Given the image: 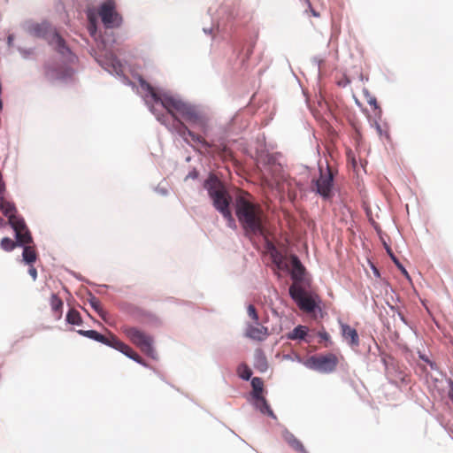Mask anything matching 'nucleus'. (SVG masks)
Masks as SVG:
<instances>
[{
  "label": "nucleus",
  "instance_id": "6e6552de",
  "mask_svg": "<svg viewBox=\"0 0 453 453\" xmlns=\"http://www.w3.org/2000/svg\"><path fill=\"white\" fill-rule=\"evenodd\" d=\"M307 366L320 372L329 373L335 370L338 358L333 353L311 357L306 363Z\"/></svg>",
  "mask_w": 453,
  "mask_h": 453
},
{
  "label": "nucleus",
  "instance_id": "f03ea898",
  "mask_svg": "<svg viewBox=\"0 0 453 453\" xmlns=\"http://www.w3.org/2000/svg\"><path fill=\"white\" fill-rule=\"evenodd\" d=\"M235 213L247 236L265 234L263 211L258 204L240 196L235 201Z\"/></svg>",
  "mask_w": 453,
  "mask_h": 453
},
{
  "label": "nucleus",
  "instance_id": "473e14b6",
  "mask_svg": "<svg viewBox=\"0 0 453 453\" xmlns=\"http://www.w3.org/2000/svg\"><path fill=\"white\" fill-rule=\"evenodd\" d=\"M4 190V184L3 183L2 188H0V194ZM4 200L2 195H0V209H4Z\"/></svg>",
  "mask_w": 453,
  "mask_h": 453
},
{
  "label": "nucleus",
  "instance_id": "4be33fe9",
  "mask_svg": "<svg viewBox=\"0 0 453 453\" xmlns=\"http://www.w3.org/2000/svg\"><path fill=\"white\" fill-rule=\"evenodd\" d=\"M251 386L253 388V397L254 398L262 395L264 383L260 378H258V377L253 378L251 380Z\"/></svg>",
  "mask_w": 453,
  "mask_h": 453
},
{
  "label": "nucleus",
  "instance_id": "c9c22d12",
  "mask_svg": "<svg viewBox=\"0 0 453 453\" xmlns=\"http://www.w3.org/2000/svg\"><path fill=\"white\" fill-rule=\"evenodd\" d=\"M306 1H307V3L309 4V6H310V8H311V12L312 15H313V16H315V17H319V14L315 10H313V9L311 8V4H310L309 0H306Z\"/></svg>",
  "mask_w": 453,
  "mask_h": 453
},
{
  "label": "nucleus",
  "instance_id": "bb28decb",
  "mask_svg": "<svg viewBox=\"0 0 453 453\" xmlns=\"http://www.w3.org/2000/svg\"><path fill=\"white\" fill-rule=\"evenodd\" d=\"M238 372H239L240 377L242 379H243V380H250V378L252 375L251 370L246 365H240L239 369H238Z\"/></svg>",
  "mask_w": 453,
  "mask_h": 453
},
{
  "label": "nucleus",
  "instance_id": "b1692460",
  "mask_svg": "<svg viewBox=\"0 0 453 453\" xmlns=\"http://www.w3.org/2000/svg\"><path fill=\"white\" fill-rule=\"evenodd\" d=\"M388 254L390 256L391 259L395 263V265L400 269V271L403 273L404 276H406L408 279H410V276L406 271V269L403 266V265L400 263V261L397 259V257L394 255L391 249L389 247H386Z\"/></svg>",
  "mask_w": 453,
  "mask_h": 453
},
{
  "label": "nucleus",
  "instance_id": "e433bc0d",
  "mask_svg": "<svg viewBox=\"0 0 453 453\" xmlns=\"http://www.w3.org/2000/svg\"><path fill=\"white\" fill-rule=\"evenodd\" d=\"M112 65H113V67H114V69H116L117 67H119V63L117 60H115V59H114V60H113V63H112Z\"/></svg>",
  "mask_w": 453,
  "mask_h": 453
},
{
  "label": "nucleus",
  "instance_id": "72a5a7b5",
  "mask_svg": "<svg viewBox=\"0 0 453 453\" xmlns=\"http://www.w3.org/2000/svg\"><path fill=\"white\" fill-rule=\"evenodd\" d=\"M197 176H198V173H197L196 170H193L192 172H190V173L187 175L186 179H188V178L196 179V178H197Z\"/></svg>",
  "mask_w": 453,
  "mask_h": 453
},
{
  "label": "nucleus",
  "instance_id": "6ab92c4d",
  "mask_svg": "<svg viewBox=\"0 0 453 453\" xmlns=\"http://www.w3.org/2000/svg\"><path fill=\"white\" fill-rule=\"evenodd\" d=\"M63 305L64 303L61 298L58 297V295L52 294L50 297V306L57 319H59L62 317Z\"/></svg>",
  "mask_w": 453,
  "mask_h": 453
},
{
  "label": "nucleus",
  "instance_id": "c85d7f7f",
  "mask_svg": "<svg viewBox=\"0 0 453 453\" xmlns=\"http://www.w3.org/2000/svg\"><path fill=\"white\" fill-rule=\"evenodd\" d=\"M1 211H4V213L6 215V216H9V218L11 216H13L12 213L14 211V207L13 205H12L11 203H7V202H4V209H0Z\"/></svg>",
  "mask_w": 453,
  "mask_h": 453
},
{
  "label": "nucleus",
  "instance_id": "aec40b11",
  "mask_svg": "<svg viewBox=\"0 0 453 453\" xmlns=\"http://www.w3.org/2000/svg\"><path fill=\"white\" fill-rule=\"evenodd\" d=\"M66 321L72 325L80 326L82 324L81 316L80 312L78 311H76L75 309L69 310V311L67 312V315H66Z\"/></svg>",
  "mask_w": 453,
  "mask_h": 453
},
{
  "label": "nucleus",
  "instance_id": "f8f14e48",
  "mask_svg": "<svg viewBox=\"0 0 453 453\" xmlns=\"http://www.w3.org/2000/svg\"><path fill=\"white\" fill-rule=\"evenodd\" d=\"M256 325L248 324L245 335L252 340L262 342L269 335L268 328L262 326L259 321Z\"/></svg>",
  "mask_w": 453,
  "mask_h": 453
},
{
  "label": "nucleus",
  "instance_id": "f704fd0d",
  "mask_svg": "<svg viewBox=\"0 0 453 453\" xmlns=\"http://www.w3.org/2000/svg\"><path fill=\"white\" fill-rule=\"evenodd\" d=\"M449 397L450 400L453 401V383L451 382L450 388L449 390Z\"/></svg>",
  "mask_w": 453,
  "mask_h": 453
},
{
  "label": "nucleus",
  "instance_id": "412c9836",
  "mask_svg": "<svg viewBox=\"0 0 453 453\" xmlns=\"http://www.w3.org/2000/svg\"><path fill=\"white\" fill-rule=\"evenodd\" d=\"M23 259L27 264H32L36 260V252L35 248L31 246H25L23 250Z\"/></svg>",
  "mask_w": 453,
  "mask_h": 453
},
{
  "label": "nucleus",
  "instance_id": "1a4fd4ad",
  "mask_svg": "<svg viewBox=\"0 0 453 453\" xmlns=\"http://www.w3.org/2000/svg\"><path fill=\"white\" fill-rule=\"evenodd\" d=\"M99 15L106 27H119L121 24L122 19L115 11L113 0H107L102 4Z\"/></svg>",
  "mask_w": 453,
  "mask_h": 453
},
{
  "label": "nucleus",
  "instance_id": "4c0bfd02",
  "mask_svg": "<svg viewBox=\"0 0 453 453\" xmlns=\"http://www.w3.org/2000/svg\"><path fill=\"white\" fill-rule=\"evenodd\" d=\"M369 104H370L371 105H372V104H374V105H375V104H376V99H375V98H373V99L370 100V101H369Z\"/></svg>",
  "mask_w": 453,
  "mask_h": 453
},
{
  "label": "nucleus",
  "instance_id": "7c9ffc66",
  "mask_svg": "<svg viewBox=\"0 0 453 453\" xmlns=\"http://www.w3.org/2000/svg\"><path fill=\"white\" fill-rule=\"evenodd\" d=\"M28 273L32 277L33 280H36L37 279V271L34 266H30L28 269Z\"/></svg>",
  "mask_w": 453,
  "mask_h": 453
},
{
  "label": "nucleus",
  "instance_id": "c756f323",
  "mask_svg": "<svg viewBox=\"0 0 453 453\" xmlns=\"http://www.w3.org/2000/svg\"><path fill=\"white\" fill-rule=\"evenodd\" d=\"M88 19H89V22H90L88 29H89L90 34L93 35L96 31L95 19L91 16H89Z\"/></svg>",
  "mask_w": 453,
  "mask_h": 453
},
{
  "label": "nucleus",
  "instance_id": "20e7f679",
  "mask_svg": "<svg viewBox=\"0 0 453 453\" xmlns=\"http://www.w3.org/2000/svg\"><path fill=\"white\" fill-rule=\"evenodd\" d=\"M78 334L111 347L138 364L145 365L144 360L137 352L112 334H109V336H105L96 330H79Z\"/></svg>",
  "mask_w": 453,
  "mask_h": 453
},
{
  "label": "nucleus",
  "instance_id": "f257e3e1",
  "mask_svg": "<svg viewBox=\"0 0 453 453\" xmlns=\"http://www.w3.org/2000/svg\"><path fill=\"white\" fill-rule=\"evenodd\" d=\"M150 94L156 104L161 105L166 111L165 114H157L156 106L151 107V111L156 115L158 121L167 126L169 116L173 118V129L188 143L190 140L196 143L207 148L211 145L200 134L189 130L188 127L179 119L182 118L193 126L197 127L203 133L206 134L209 128L208 119L205 115L199 112L194 106L171 96H159L154 88L149 83L142 85Z\"/></svg>",
  "mask_w": 453,
  "mask_h": 453
},
{
  "label": "nucleus",
  "instance_id": "a211bd4d",
  "mask_svg": "<svg viewBox=\"0 0 453 453\" xmlns=\"http://www.w3.org/2000/svg\"><path fill=\"white\" fill-rule=\"evenodd\" d=\"M254 399L256 408L258 409L263 414H267L274 418H276L273 411L267 403L266 399L263 395L255 397Z\"/></svg>",
  "mask_w": 453,
  "mask_h": 453
},
{
  "label": "nucleus",
  "instance_id": "a878e982",
  "mask_svg": "<svg viewBox=\"0 0 453 453\" xmlns=\"http://www.w3.org/2000/svg\"><path fill=\"white\" fill-rule=\"evenodd\" d=\"M274 263L280 270L288 269L290 265V261L288 262V259L283 256L275 257Z\"/></svg>",
  "mask_w": 453,
  "mask_h": 453
},
{
  "label": "nucleus",
  "instance_id": "4468645a",
  "mask_svg": "<svg viewBox=\"0 0 453 453\" xmlns=\"http://www.w3.org/2000/svg\"><path fill=\"white\" fill-rule=\"evenodd\" d=\"M342 333L343 338L351 348H357L359 346V336L355 328L344 324L342 325Z\"/></svg>",
  "mask_w": 453,
  "mask_h": 453
},
{
  "label": "nucleus",
  "instance_id": "7ed1b4c3",
  "mask_svg": "<svg viewBox=\"0 0 453 453\" xmlns=\"http://www.w3.org/2000/svg\"><path fill=\"white\" fill-rule=\"evenodd\" d=\"M203 187L208 191L215 209L228 221L229 226H234V219L230 210L232 198L222 181L215 175L211 174L204 181Z\"/></svg>",
  "mask_w": 453,
  "mask_h": 453
},
{
  "label": "nucleus",
  "instance_id": "cd10ccee",
  "mask_svg": "<svg viewBox=\"0 0 453 453\" xmlns=\"http://www.w3.org/2000/svg\"><path fill=\"white\" fill-rule=\"evenodd\" d=\"M247 312H248L249 317L254 321V323H257L258 315H257L255 306L252 304H250L247 308Z\"/></svg>",
  "mask_w": 453,
  "mask_h": 453
},
{
  "label": "nucleus",
  "instance_id": "0eeeda50",
  "mask_svg": "<svg viewBox=\"0 0 453 453\" xmlns=\"http://www.w3.org/2000/svg\"><path fill=\"white\" fill-rule=\"evenodd\" d=\"M289 295L298 307L308 313L314 311L320 302L318 295L307 293L301 284L298 283H293L289 287Z\"/></svg>",
  "mask_w": 453,
  "mask_h": 453
},
{
  "label": "nucleus",
  "instance_id": "f3484780",
  "mask_svg": "<svg viewBox=\"0 0 453 453\" xmlns=\"http://www.w3.org/2000/svg\"><path fill=\"white\" fill-rule=\"evenodd\" d=\"M308 335V328L304 326H297L291 332L286 334L287 339L288 340H303L306 342H310L306 337Z\"/></svg>",
  "mask_w": 453,
  "mask_h": 453
},
{
  "label": "nucleus",
  "instance_id": "39448f33",
  "mask_svg": "<svg viewBox=\"0 0 453 453\" xmlns=\"http://www.w3.org/2000/svg\"><path fill=\"white\" fill-rule=\"evenodd\" d=\"M120 330L134 345L141 349L142 352L152 358L156 357L152 336L147 334L138 327L127 325H123L120 327Z\"/></svg>",
  "mask_w": 453,
  "mask_h": 453
},
{
  "label": "nucleus",
  "instance_id": "9d476101",
  "mask_svg": "<svg viewBox=\"0 0 453 453\" xmlns=\"http://www.w3.org/2000/svg\"><path fill=\"white\" fill-rule=\"evenodd\" d=\"M9 223L16 233L17 242L20 245L29 244L32 242V237L23 219L15 216H11Z\"/></svg>",
  "mask_w": 453,
  "mask_h": 453
},
{
  "label": "nucleus",
  "instance_id": "9b49d317",
  "mask_svg": "<svg viewBox=\"0 0 453 453\" xmlns=\"http://www.w3.org/2000/svg\"><path fill=\"white\" fill-rule=\"evenodd\" d=\"M211 146L204 148L199 143H196L190 141V144L194 149L199 150L200 149H204V150L209 154H216L223 160H232L233 159V152L227 147V145L224 142L219 144H212L207 142Z\"/></svg>",
  "mask_w": 453,
  "mask_h": 453
},
{
  "label": "nucleus",
  "instance_id": "ddd939ff",
  "mask_svg": "<svg viewBox=\"0 0 453 453\" xmlns=\"http://www.w3.org/2000/svg\"><path fill=\"white\" fill-rule=\"evenodd\" d=\"M289 259V266H291L290 275L294 280L293 283L301 284V282L303 280L305 268L296 255H291Z\"/></svg>",
  "mask_w": 453,
  "mask_h": 453
},
{
  "label": "nucleus",
  "instance_id": "2eb2a0df",
  "mask_svg": "<svg viewBox=\"0 0 453 453\" xmlns=\"http://www.w3.org/2000/svg\"><path fill=\"white\" fill-rule=\"evenodd\" d=\"M284 441L296 451L299 453H309L304 448L303 443L288 430L285 429L282 432Z\"/></svg>",
  "mask_w": 453,
  "mask_h": 453
},
{
  "label": "nucleus",
  "instance_id": "dca6fc26",
  "mask_svg": "<svg viewBox=\"0 0 453 453\" xmlns=\"http://www.w3.org/2000/svg\"><path fill=\"white\" fill-rule=\"evenodd\" d=\"M50 43L63 56H67L70 53L65 42L58 33L52 34Z\"/></svg>",
  "mask_w": 453,
  "mask_h": 453
},
{
  "label": "nucleus",
  "instance_id": "423d86ee",
  "mask_svg": "<svg viewBox=\"0 0 453 453\" xmlns=\"http://www.w3.org/2000/svg\"><path fill=\"white\" fill-rule=\"evenodd\" d=\"M319 176L311 183L312 191L316 192L325 200H330L333 196L334 174L331 167L326 164V167L319 165Z\"/></svg>",
  "mask_w": 453,
  "mask_h": 453
},
{
  "label": "nucleus",
  "instance_id": "5701e85b",
  "mask_svg": "<svg viewBox=\"0 0 453 453\" xmlns=\"http://www.w3.org/2000/svg\"><path fill=\"white\" fill-rule=\"evenodd\" d=\"M91 307L98 313V315L105 320L106 312L103 309L101 302L95 296L89 299Z\"/></svg>",
  "mask_w": 453,
  "mask_h": 453
},
{
  "label": "nucleus",
  "instance_id": "393cba45",
  "mask_svg": "<svg viewBox=\"0 0 453 453\" xmlns=\"http://www.w3.org/2000/svg\"><path fill=\"white\" fill-rule=\"evenodd\" d=\"M1 248L5 251H11L16 247V242L11 238L4 237L0 242Z\"/></svg>",
  "mask_w": 453,
  "mask_h": 453
},
{
  "label": "nucleus",
  "instance_id": "2f4dec72",
  "mask_svg": "<svg viewBox=\"0 0 453 453\" xmlns=\"http://www.w3.org/2000/svg\"><path fill=\"white\" fill-rule=\"evenodd\" d=\"M319 336L321 338V340L323 341H329L330 340V335L326 331H323V332H319Z\"/></svg>",
  "mask_w": 453,
  "mask_h": 453
}]
</instances>
